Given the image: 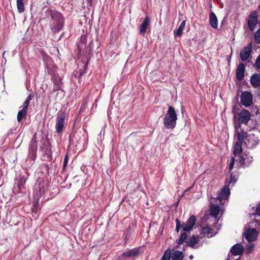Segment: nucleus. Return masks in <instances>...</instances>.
Masks as SVG:
<instances>
[{"label": "nucleus", "mask_w": 260, "mask_h": 260, "mask_svg": "<svg viewBox=\"0 0 260 260\" xmlns=\"http://www.w3.org/2000/svg\"><path fill=\"white\" fill-rule=\"evenodd\" d=\"M45 16L47 18H51L50 26L54 33L59 31L63 26V18L60 13L51 9L45 12Z\"/></svg>", "instance_id": "f257e3e1"}, {"label": "nucleus", "mask_w": 260, "mask_h": 260, "mask_svg": "<svg viewBox=\"0 0 260 260\" xmlns=\"http://www.w3.org/2000/svg\"><path fill=\"white\" fill-rule=\"evenodd\" d=\"M177 115L174 107L170 106L168 110L165 115L164 126L168 129H173L175 127Z\"/></svg>", "instance_id": "f03ea898"}, {"label": "nucleus", "mask_w": 260, "mask_h": 260, "mask_svg": "<svg viewBox=\"0 0 260 260\" xmlns=\"http://www.w3.org/2000/svg\"><path fill=\"white\" fill-rule=\"evenodd\" d=\"M258 23V14L255 11L252 12L248 16L247 25L249 29L253 31Z\"/></svg>", "instance_id": "7ed1b4c3"}, {"label": "nucleus", "mask_w": 260, "mask_h": 260, "mask_svg": "<svg viewBox=\"0 0 260 260\" xmlns=\"http://www.w3.org/2000/svg\"><path fill=\"white\" fill-rule=\"evenodd\" d=\"M253 102L252 93L249 91H243L241 95V103L246 107L251 106Z\"/></svg>", "instance_id": "20e7f679"}, {"label": "nucleus", "mask_w": 260, "mask_h": 260, "mask_svg": "<svg viewBox=\"0 0 260 260\" xmlns=\"http://www.w3.org/2000/svg\"><path fill=\"white\" fill-rule=\"evenodd\" d=\"M48 190V184L44 181H40L36 186L35 195L39 199Z\"/></svg>", "instance_id": "39448f33"}, {"label": "nucleus", "mask_w": 260, "mask_h": 260, "mask_svg": "<svg viewBox=\"0 0 260 260\" xmlns=\"http://www.w3.org/2000/svg\"><path fill=\"white\" fill-rule=\"evenodd\" d=\"M65 118L66 114L63 112L59 114L57 116L55 128L56 132L58 134L61 133L63 131Z\"/></svg>", "instance_id": "423d86ee"}, {"label": "nucleus", "mask_w": 260, "mask_h": 260, "mask_svg": "<svg viewBox=\"0 0 260 260\" xmlns=\"http://www.w3.org/2000/svg\"><path fill=\"white\" fill-rule=\"evenodd\" d=\"M250 114L249 111L245 109L242 110L238 115V119L239 122L238 124L241 123L247 124L250 119Z\"/></svg>", "instance_id": "0eeeda50"}, {"label": "nucleus", "mask_w": 260, "mask_h": 260, "mask_svg": "<svg viewBox=\"0 0 260 260\" xmlns=\"http://www.w3.org/2000/svg\"><path fill=\"white\" fill-rule=\"evenodd\" d=\"M235 134L237 139L241 143H244L248 136L246 132L241 129L240 124L235 125Z\"/></svg>", "instance_id": "6e6552de"}, {"label": "nucleus", "mask_w": 260, "mask_h": 260, "mask_svg": "<svg viewBox=\"0 0 260 260\" xmlns=\"http://www.w3.org/2000/svg\"><path fill=\"white\" fill-rule=\"evenodd\" d=\"M51 79L53 83V91L55 92L60 90L63 84L62 78L58 74L55 73L52 75Z\"/></svg>", "instance_id": "1a4fd4ad"}, {"label": "nucleus", "mask_w": 260, "mask_h": 260, "mask_svg": "<svg viewBox=\"0 0 260 260\" xmlns=\"http://www.w3.org/2000/svg\"><path fill=\"white\" fill-rule=\"evenodd\" d=\"M246 141L244 144L248 148L251 149L254 148L257 145L259 140L254 134H252L249 135L247 137Z\"/></svg>", "instance_id": "9d476101"}, {"label": "nucleus", "mask_w": 260, "mask_h": 260, "mask_svg": "<svg viewBox=\"0 0 260 260\" xmlns=\"http://www.w3.org/2000/svg\"><path fill=\"white\" fill-rule=\"evenodd\" d=\"M252 161V157L248 154L244 153L239 156V162L243 168L249 166Z\"/></svg>", "instance_id": "9b49d317"}, {"label": "nucleus", "mask_w": 260, "mask_h": 260, "mask_svg": "<svg viewBox=\"0 0 260 260\" xmlns=\"http://www.w3.org/2000/svg\"><path fill=\"white\" fill-rule=\"evenodd\" d=\"M251 49L252 43H250L240 51V58L243 61H245L248 59L251 52Z\"/></svg>", "instance_id": "f8f14e48"}, {"label": "nucleus", "mask_w": 260, "mask_h": 260, "mask_svg": "<svg viewBox=\"0 0 260 260\" xmlns=\"http://www.w3.org/2000/svg\"><path fill=\"white\" fill-rule=\"evenodd\" d=\"M140 254L139 249L134 248L129 249L124 252L121 255V257H127L135 260V258Z\"/></svg>", "instance_id": "ddd939ff"}, {"label": "nucleus", "mask_w": 260, "mask_h": 260, "mask_svg": "<svg viewBox=\"0 0 260 260\" xmlns=\"http://www.w3.org/2000/svg\"><path fill=\"white\" fill-rule=\"evenodd\" d=\"M196 217L191 215L187 220L186 223H183L182 229L185 232H189L192 230L196 222Z\"/></svg>", "instance_id": "4468645a"}, {"label": "nucleus", "mask_w": 260, "mask_h": 260, "mask_svg": "<svg viewBox=\"0 0 260 260\" xmlns=\"http://www.w3.org/2000/svg\"><path fill=\"white\" fill-rule=\"evenodd\" d=\"M36 136L37 134L35 133L31 138L29 147V152L32 154L34 158H36L37 156V151L38 148Z\"/></svg>", "instance_id": "2eb2a0df"}, {"label": "nucleus", "mask_w": 260, "mask_h": 260, "mask_svg": "<svg viewBox=\"0 0 260 260\" xmlns=\"http://www.w3.org/2000/svg\"><path fill=\"white\" fill-rule=\"evenodd\" d=\"M245 238L249 242L255 241L257 237L258 233L254 229H249L244 233Z\"/></svg>", "instance_id": "dca6fc26"}, {"label": "nucleus", "mask_w": 260, "mask_h": 260, "mask_svg": "<svg viewBox=\"0 0 260 260\" xmlns=\"http://www.w3.org/2000/svg\"><path fill=\"white\" fill-rule=\"evenodd\" d=\"M230 194V189L227 185H224L220 192L216 197L217 199L221 201L222 200H225L228 198Z\"/></svg>", "instance_id": "f3484780"}, {"label": "nucleus", "mask_w": 260, "mask_h": 260, "mask_svg": "<svg viewBox=\"0 0 260 260\" xmlns=\"http://www.w3.org/2000/svg\"><path fill=\"white\" fill-rule=\"evenodd\" d=\"M245 66L243 63L239 64L236 71V78L238 80H242L244 76Z\"/></svg>", "instance_id": "a211bd4d"}, {"label": "nucleus", "mask_w": 260, "mask_h": 260, "mask_svg": "<svg viewBox=\"0 0 260 260\" xmlns=\"http://www.w3.org/2000/svg\"><path fill=\"white\" fill-rule=\"evenodd\" d=\"M250 82L254 88L260 87V74L258 73L253 74L250 77Z\"/></svg>", "instance_id": "6ab92c4d"}, {"label": "nucleus", "mask_w": 260, "mask_h": 260, "mask_svg": "<svg viewBox=\"0 0 260 260\" xmlns=\"http://www.w3.org/2000/svg\"><path fill=\"white\" fill-rule=\"evenodd\" d=\"M243 250V246L241 244L237 243L232 247L230 251L233 255H238L242 254Z\"/></svg>", "instance_id": "aec40b11"}, {"label": "nucleus", "mask_w": 260, "mask_h": 260, "mask_svg": "<svg viewBox=\"0 0 260 260\" xmlns=\"http://www.w3.org/2000/svg\"><path fill=\"white\" fill-rule=\"evenodd\" d=\"M149 24L150 18L147 16L139 27L140 34L141 35L144 36L146 33V29Z\"/></svg>", "instance_id": "412c9836"}, {"label": "nucleus", "mask_w": 260, "mask_h": 260, "mask_svg": "<svg viewBox=\"0 0 260 260\" xmlns=\"http://www.w3.org/2000/svg\"><path fill=\"white\" fill-rule=\"evenodd\" d=\"M243 143H241L239 142H235L234 144V147H233V154L235 156L239 155H241V153L242 152V144Z\"/></svg>", "instance_id": "4be33fe9"}, {"label": "nucleus", "mask_w": 260, "mask_h": 260, "mask_svg": "<svg viewBox=\"0 0 260 260\" xmlns=\"http://www.w3.org/2000/svg\"><path fill=\"white\" fill-rule=\"evenodd\" d=\"M199 236L197 235L193 236L189 238V239L187 241H186V243H187V246H189L192 248H194L195 245L199 243Z\"/></svg>", "instance_id": "5701e85b"}, {"label": "nucleus", "mask_w": 260, "mask_h": 260, "mask_svg": "<svg viewBox=\"0 0 260 260\" xmlns=\"http://www.w3.org/2000/svg\"><path fill=\"white\" fill-rule=\"evenodd\" d=\"M210 24L214 28H216L218 26V20L215 14L211 12L209 15Z\"/></svg>", "instance_id": "b1692460"}, {"label": "nucleus", "mask_w": 260, "mask_h": 260, "mask_svg": "<svg viewBox=\"0 0 260 260\" xmlns=\"http://www.w3.org/2000/svg\"><path fill=\"white\" fill-rule=\"evenodd\" d=\"M213 229L210 226H206L205 227L202 228L201 234H203L204 236H207L208 238H210L213 236Z\"/></svg>", "instance_id": "393cba45"}, {"label": "nucleus", "mask_w": 260, "mask_h": 260, "mask_svg": "<svg viewBox=\"0 0 260 260\" xmlns=\"http://www.w3.org/2000/svg\"><path fill=\"white\" fill-rule=\"evenodd\" d=\"M183 252L179 250H175L172 254V260H183Z\"/></svg>", "instance_id": "a878e982"}, {"label": "nucleus", "mask_w": 260, "mask_h": 260, "mask_svg": "<svg viewBox=\"0 0 260 260\" xmlns=\"http://www.w3.org/2000/svg\"><path fill=\"white\" fill-rule=\"evenodd\" d=\"M186 23L185 20H183L181 24H180L179 27L177 29V30H175L174 31V36L176 37H180L183 32V30L185 27Z\"/></svg>", "instance_id": "bb28decb"}, {"label": "nucleus", "mask_w": 260, "mask_h": 260, "mask_svg": "<svg viewBox=\"0 0 260 260\" xmlns=\"http://www.w3.org/2000/svg\"><path fill=\"white\" fill-rule=\"evenodd\" d=\"M237 179L236 178L235 176H233L232 174H231L230 177L227 178L225 182V185H227L229 187V185H231L232 186H234Z\"/></svg>", "instance_id": "cd10ccee"}, {"label": "nucleus", "mask_w": 260, "mask_h": 260, "mask_svg": "<svg viewBox=\"0 0 260 260\" xmlns=\"http://www.w3.org/2000/svg\"><path fill=\"white\" fill-rule=\"evenodd\" d=\"M210 209L211 215L215 217H217L220 212V207L218 205H212Z\"/></svg>", "instance_id": "c85d7f7f"}, {"label": "nucleus", "mask_w": 260, "mask_h": 260, "mask_svg": "<svg viewBox=\"0 0 260 260\" xmlns=\"http://www.w3.org/2000/svg\"><path fill=\"white\" fill-rule=\"evenodd\" d=\"M16 2L18 12L20 13L23 12L25 10L24 0H17Z\"/></svg>", "instance_id": "c756f323"}, {"label": "nucleus", "mask_w": 260, "mask_h": 260, "mask_svg": "<svg viewBox=\"0 0 260 260\" xmlns=\"http://www.w3.org/2000/svg\"><path fill=\"white\" fill-rule=\"evenodd\" d=\"M27 110L22 109L21 110H20L17 114V120L19 122H20L22 119L27 115Z\"/></svg>", "instance_id": "7c9ffc66"}, {"label": "nucleus", "mask_w": 260, "mask_h": 260, "mask_svg": "<svg viewBox=\"0 0 260 260\" xmlns=\"http://www.w3.org/2000/svg\"><path fill=\"white\" fill-rule=\"evenodd\" d=\"M34 95L30 94L25 101L24 102L22 106V109L28 110V106L29 105V102L34 98Z\"/></svg>", "instance_id": "2f4dec72"}, {"label": "nucleus", "mask_w": 260, "mask_h": 260, "mask_svg": "<svg viewBox=\"0 0 260 260\" xmlns=\"http://www.w3.org/2000/svg\"><path fill=\"white\" fill-rule=\"evenodd\" d=\"M187 234L185 232H184L181 234L180 238L176 240V243L179 245H180L185 242Z\"/></svg>", "instance_id": "473e14b6"}, {"label": "nucleus", "mask_w": 260, "mask_h": 260, "mask_svg": "<svg viewBox=\"0 0 260 260\" xmlns=\"http://www.w3.org/2000/svg\"><path fill=\"white\" fill-rule=\"evenodd\" d=\"M171 253V249L169 248H168L165 252V253L161 258V260H170Z\"/></svg>", "instance_id": "72a5a7b5"}, {"label": "nucleus", "mask_w": 260, "mask_h": 260, "mask_svg": "<svg viewBox=\"0 0 260 260\" xmlns=\"http://www.w3.org/2000/svg\"><path fill=\"white\" fill-rule=\"evenodd\" d=\"M254 40L256 44H260V27L255 32Z\"/></svg>", "instance_id": "f704fd0d"}, {"label": "nucleus", "mask_w": 260, "mask_h": 260, "mask_svg": "<svg viewBox=\"0 0 260 260\" xmlns=\"http://www.w3.org/2000/svg\"><path fill=\"white\" fill-rule=\"evenodd\" d=\"M19 183L17 184V187L20 188V186H23L24 185L26 181V179L23 176H20L19 177Z\"/></svg>", "instance_id": "c9c22d12"}, {"label": "nucleus", "mask_w": 260, "mask_h": 260, "mask_svg": "<svg viewBox=\"0 0 260 260\" xmlns=\"http://www.w3.org/2000/svg\"><path fill=\"white\" fill-rule=\"evenodd\" d=\"M176 231L177 233L179 232L180 228H182L183 224H181L180 221L178 219H176Z\"/></svg>", "instance_id": "e433bc0d"}, {"label": "nucleus", "mask_w": 260, "mask_h": 260, "mask_svg": "<svg viewBox=\"0 0 260 260\" xmlns=\"http://www.w3.org/2000/svg\"><path fill=\"white\" fill-rule=\"evenodd\" d=\"M86 44L79 42L77 44V48L79 50V54H81L82 50L85 47Z\"/></svg>", "instance_id": "4c0bfd02"}, {"label": "nucleus", "mask_w": 260, "mask_h": 260, "mask_svg": "<svg viewBox=\"0 0 260 260\" xmlns=\"http://www.w3.org/2000/svg\"><path fill=\"white\" fill-rule=\"evenodd\" d=\"M68 154H66L65 155L64 158V161H63V164L62 166L63 170H64L65 168H66L68 162Z\"/></svg>", "instance_id": "58836bf2"}, {"label": "nucleus", "mask_w": 260, "mask_h": 260, "mask_svg": "<svg viewBox=\"0 0 260 260\" xmlns=\"http://www.w3.org/2000/svg\"><path fill=\"white\" fill-rule=\"evenodd\" d=\"M86 40H87V36L86 35H82L81 37L79 42H82V43H84L86 44Z\"/></svg>", "instance_id": "ea45409f"}, {"label": "nucleus", "mask_w": 260, "mask_h": 260, "mask_svg": "<svg viewBox=\"0 0 260 260\" xmlns=\"http://www.w3.org/2000/svg\"><path fill=\"white\" fill-rule=\"evenodd\" d=\"M234 161H235L234 158L233 157H232L231 158V162H230V163L229 164V171H231L233 169L234 165Z\"/></svg>", "instance_id": "a19ab883"}, {"label": "nucleus", "mask_w": 260, "mask_h": 260, "mask_svg": "<svg viewBox=\"0 0 260 260\" xmlns=\"http://www.w3.org/2000/svg\"><path fill=\"white\" fill-rule=\"evenodd\" d=\"M255 66L257 68L260 69V54L258 56L256 59Z\"/></svg>", "instance_id": "79ce46f5"}, {"label": "nucleus", "mask_w": 260, "mask_h": 260, "mask_svg": "<svg viewBox=\"0 0 260 260\" xmlns=\"http://www.w3.org/2000/svg\"><path fill=\"white\" fill-rule=\"evenodd\" d=\"M256 212L257 214L260 216V203L258 204L256 209Z\"/></svg>", "instance_id": "37998d69"}, {"label": "nucleus", "mask_w": 260, "mask_h": 260, "mask_svg": "<svg viewBox=\"0 0 260 260\" xmlns=\"http://www.w3.org/2000/svg\"><path fill=\"white\" fill-rule=\"evenodd\" d=\"M46 154L48 155H50L51 154V151L50 148H47L46 152H45Z\"/></svg>", "instance_id": "c03bdc74"}, {"label": "nucleus", "mask_w": 260, "mask_h": 260, "mask_svg": "<svg viewBox=\"0 0 260 260\" xmlns=\"http://www.w3.org/2000/svg\"><path fill=\"white\" fill-rule=\"evenodd\" d=\"M119 260H133V259H131L127 257H121V255L119 257Z\"/></svg>", "instance_id": "a18cd8bd"}, {"label": "nucleus", "mask_w": 260, "mask_h": 260, "mask_svg": "<svg viewBox=\"0 0 260 260\" xmlns=\"http://www.w3.org/2000/svg\"><path fill=\"white\" fill-rule=\"evenodd\" d=\"M32 212H37V209H36V205H35L34 208L32 209Z\"/></svg>", "instance_id": "49530a36"}, {"label": "nucleus", "mask_w": 260, "mask_h": 260, "mask_svg": "<svg viewBox=\"0 0 260 260\" xmlns=\"http://www.w3.org/2000/svg\"><path fill=\"white\" fill-rule=\"evenodd\" d=\"M131 231V226L130 225H129V226L127 227V229H126V231H127V232H130Z\"/></svg>", "instance_id": "de8ad7c7"}, {"label": "nucleus", "mask_w": 260, "mask_h": 260, "mask_svg": "<svg viewBox=\"0 0 260 260\" xmlns=\"http://www.w3.org/2000/svg\"><path fill=\"white\" fill-rule=\"evenodd\" d=\"M18 189H19V191H20L22 190V188H24V185L23 186H20V187H18Z\"/></svg>", "instance_id": "09e8293b"}, {"label": "nucleus", "mask_w": 260, "mask_h": 260, "mask_svg": "<svg viewBox=\"0 0 260 260\" xmlns=\"http://www.w3.org/2000/svg\"><path fill=\"white\" fill-rule=\"evenodd\" d=\"M256 114H257H257L260 115V109H257V110H256Z\"/></svg>", "instance_id": "8fccbe9b"}, {"label": "nucleus", "mask_w": 260, "mask_h": 260, "mask_svg": "<svg viewBox=\"0 0 260 260\" xmlns=\"http://www.w3.org/2000/svg\"><path fill=\"white\" fill-rule=\"evenodd\" d=\"M193 257V255H190L189 258H190V259H192Z\"/></svg>", "instance_id": "3c124183"}, {"label": "nucleus", "mask_w": 260, "mask_h": 260, "mask_svg": "<svg viewBox=\"0 0 260 260\" xmlns=\"http://www.w3.org/2000/svg\"><path fill=\"white\" fill-rule=\"evenodd\" d=\"M250 248V249H252L253 248V246H251Z\"/></svg>", "instance_id": "603ef678"}, {"label": "nucleus", "mask_w": 260, "mask_h": 260, "mask_svg": "<svg viewBox=\"0 0 260 260\" xmlns=\"http://www.w3.org/2000/svg\"><path fill=\"white\" fill-rule=\"evenodd\" d=\"M258 8H259V9H260V5H259V6H258Z\"/></svg>", "instance_id": "864d4df0"}]
</instances>
